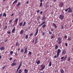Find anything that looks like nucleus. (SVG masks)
Returning a JSON list of instances; mask_svg holds the SVG:
<instances>
[{"mask_svg": "<svg viewBox=\"0 0 73 73\" xmlns=\"http://www.w3.org/2000/svg\"><path fill=\"white\" fill-rule=\"evenodd\" d=\"M58 44H60L61 42H62V40H61V39L60 37H58Z\"/></svg>", "mask_w": 73, "mask_h": 73, "instance_id": "f257e3e1", "label": "nucleus"}, {"mask_svg": "<svg viewBox=\"0 0 73 73\" xmlns=\"http://www.w3.org/2000/svg\"><path fill=\"white\" fill-rule=\"evenodd\" d=\"M57 56L58 57V56H59V55H60V54L61 53V50L60 49H58L57 50Z\"/></svg>", "mask_w": 73, "mask_h": 73, "instance_id": "f03ea898", "label": "nucleus"}, {"mask_svg": "<svg viewBox=\"0 0 73 73\" xmlns=\"http://www.w3.org/2000/svg\"><path fill=\"white\" fill-rule=\"evenodd\" d=\"M59 18L60 20H63L64 18V16L63 15H60L59 16Z\"/></svg>", "mask_w": 73, "mask_h": 73, "instance_id": "7ed1b4c3", "label": "nucleus"}, {"mask_svg": "<svg viewBox=\"0 0 73 73\" xmlns=\"http://www.w3.org/2000/svg\"><path fill=\"white\" fill-rule=\"evenodd\" d=\"M68 9L69 10L68 11V12L71 13L73 11V10H72V8H70V7L68 8Z\"/></svg>", "mask_w": 73, "mask_h": 73, "instance_id": "20e7f679", "label": "nucleus"}, {"mask_svg": "<svg viewBox=\"0 0 73 73\" xmlns=\"http://www.w3.org/2000/svg\"><path fill=\"white\" fill-rule=\"evenodd\" d=\"M41 67H42V68L40 69V70H43L44 69V68H45V66H43L42 64L41 65Z\"/></svg>", "mask_w": 73, "mask_h": 73, "instance_id": "39448f33", "label": "nucleus"}, {"mask_svg": "<svg viewBox=\"0 0 73 73\" xmlns=\"http://www.w3.org/2000/svg\"><path fill=\"white\" fill-rule=\"evenodd\" d=\"M38 28H37L36 31L35 33V36H37V34L38 33Z\"/></svg>", "mask_w": 73, "mask_h": 73, "instance_id": "423d86ee", "label": "nucleus"}, {"mask_svg": "<svg viewBox=\"0 0 73 73\" xmlns=\"http://www.w3.org/2000/svg\"><path fill=\"white\" fill-rule=\"evenodd\" d=\"M5 48L4 46H2L0 48V49L1 50H5Z\"/></svg>", "mask_w": 73, "mask_h": 73, "instance_id": "0eeeda50", "label": "nucleus"}, {"mask_svg": "<svg viewBox=\"0 0 73 73\" xmlns=\"http://www.w3.org/2000/svg\"><path fill=\"white\" fill-rule=\"evenodd\" d=\"M21 65H22V62H21L20 64L19 65L18 67V69H20V67H21Z\"/></svg>", "mask_w": 73, "mask_h": 73, "instance_id": "6e6552de", "label": "nucleus"}, {"mask_svg": "<svg viewBox=\"0 0 73 73\" xmlns=\"http://www.w3.org/2000/svg\"><path fill=\"white\" fill-rule=\"evenodd\" d=\"M27 47H26V48H25V52L23 53V54H25V53H27Z\"/></svg>", "mask_w": 73, "mask_h": 73, "instance_id": "1a4fd4ad", "label": "nucleus"}, {"mask_svg": "<svg viewBox=\"0 0 73 73\" xmlns=\"http://www.w3.org/2000/svg\"><path fill=\"white\" fill-rule=\"evenodd\" d=\"M62 53L63 54H66V51L65 50H62Z\"/></svg>", "mask_w": 73, "mask_h": 73, "instance_id": "9d476101", "label": "nucleus"}, {"mask_svg": "<svg viewBox=\"0 0 73 73\" xmlns=\"http://www.w3.org/2000/svg\"><path fill=\"white\" fill-rule=\"evenodd\" d=\"M17 65L16 63L15 62H13L11 64V66H15V65Z\"/></svg>", "mask_w": 73, "mask_h": 73, "instance_id": "9b49d317", "label": "nucleus"}, {"mask_svg": "<svg viewBox=\"0 0 73 73\" xmlns=\"http://www.w3.org/2000/svg\"><path fill=\"white\" fill-rule=\"evenodd\" d=\"M17 22H18V19L17 18L15 20V23H16L17 24Z\"/></svg>", "mask_w": 73, "mask_h": 73, "instance_id": "f8f14e48", "label": "nucleus"}, {"mask_svg": "<svg viewBox=\"0 0 73 73\" xmlns=\"http://www.w3.org/2000/svg\"><path fill=\"white\" fill-rule=\"evenodd\" d=\"M36 62L38 65V64H40V60H38L37 62Z\"/></svg>", "mask_w": 73, "mask_h": 73, "instance_id": "ddd939ff", "label": "nucleus"}, {"mask_svg": "<svg viewBox=\"0 0 73 73\" xmlns=\"http://www.w3.org/2000/svg\"><path fill=\"white\" fill-rule=\"evenodd\" d=\"M58 45H56L55 46V50H57V49H58Z\"/></svg>", "mask_w": 73, "mask_h": 73, "instance_id": "4468645a", "label": "nucleus"}, {"mask_svg": "<svg viewBox=\"0 0 73 73\" xmlns=\"http://www.w3.org/2000/svg\"><path fill=\"white\" fill-rule=\"evenodd\" d=\"M25 72V73H28V70H27L26 69H25L24 70Z\"/></svg>", "mask_w": 73, "mask_h": 73, "instance_id": "2eb2a0df", "label": "nucleus"}, {"mask_svg": "<svg viewBox=\"0 0 73 73\" xmlns=\"http://www.w3.org/2000/svg\"><path fill=\"white\" fill-rule=\"evenodd\" d=\"M53 25L54 27L55 28H57V26H56V24H55V23H53Z\"/></svg>", "mask_w": 73, "mask_h": 73, "instance_id": "dca6fc26", "label": "nucleus"}, {"mask_svg": "<svg viewBox=\"0 0 73 73\" xmlns=\"http://www.w3.org/2000/svg\"><path fill=\"white\" fill-rule=\"evenodd\" d=\"M17 3V0H15L13 3V4H15V3Z\"/></svg>", "mask_w": 73, "mask_h": 73, "instance_id": "f3484780", "label": "nucleus"}, {"mask_svg": "<svg viewBox=\"0 0 73 73\" xmlns=\"http://www.w3.org/2000/svg\"><path fill=\"white\" fill-rule=\"evenodd\" d=\"M63 4H64V3H63V2H61L60 3V7H62V6L63 5Z\"/></svg>", "mask_w": 73, "mask_h": 73, "instance_id": "a211bd4d", "label": "nucleus"}, {"mask_svg": "<svg viewBox=\"0 0 73 73\" xmlns=\"http://www.w3.org/2000/svg\"><path fill=\"white\" fill-rule=\"evenodd\" d=\"M21 4V3H20L17 4L16 5H17V7H19V6Z\"/></svg>", "mask_w": 73, "mask_h": 73, "instance_id": "6ab92c4d", "label": "nucleus"}, {"mask_svg": "<svg viewBox=\"0 0 73 73\" xmlns=\"http://www.w3.org/2000/svg\"><path fill=\"white\" fill-rule=\"evenodd\" d=\"M24 33V31H21L20 32V34L21 35H22L23 34V33Z\"/></svg>", "mask_w": 73, "mask_h": 73, "instance_id": "aec40b11", "label": "nucleus"}, {"mask_svg": "<svg viewBox=\"0 0 73 73\" xmlns=\"http://www.w3.org/2000/svg\"><path fill=\"white\" fill-rule=\"evenodd\" d=\"M15 28H14L13 29L12 31V33H14V32H15Z\"/></svg>", "mask_w": 73, "mask_h": 73, "instance_id": "412c9836", "label": "nucleus"}, {"mask_svg": "<svg viewBox=\"0 0 73 73\" xmlns=\"http://www.w3.org/2000/svg\"><path fill=\"white\" fill-rule=\"evenodd\" d=\"M52 66V63L51 62V61H50L49 63V66Z\"/></svg>", "mask_w": 73, "mask_h": 73, "instance_id": "4be33fe9", "label": "nucleus"}, {"mask_svg": "<svg viewBox=\"0 0 73 73\" xmlns=\"http://www.w3.org/2000/svg\"><path fill=\"white\" fill-rule=\"evenodd\" d=\"M42 6V3L40 2V7H41Z\"/></svg>", "mask_w": 73, "mask_h": 73, "instance_id": "5701e85b", "label": "nucleus"}, {"mask_svg": "<svg viewBox=\"0 0 73 73\" xmlns=\"http://www.w3.org/2000/svg\"><path fill=\"white\" fill-rule=\"evenodd\" d=\"M23 23L22 22H21L19 24V26H20V27H21V26H22V25H23Z\"/></svg>", "mask_w": 73, "mask_h": 73, "instance_id": "b1692460", "label": "nucleus"}, {"mask_svg": "<svg viewBox=\"0 0 73 73\" xmlns=\"http://www.w3.org/2000/svg\"><path fill=\"white\" fill-rule=\"evenodd\" d=\"M22 71H21V69H20L18 71V73H21Z\"/></svg>", "mask_w": 73, "mask_h": 73, "instance_id": "393cba45", "label": "nucleus"}, {"mask_svg": "<svg viewBox=\"0 0 73 73\" xmlns=\"http://www.w3.org/2000/svg\"><path fill=\"white\" fill-rule=\"evenodd\" d=\"M54 37H55V36H54V35L53 36L52 35L51 36V39H53V38H54Z\"/></svg>", "mask_w": 73, "mask_h": 73, "instance_id": "a878e982", "label": "nucleus"}, {"mask_svg": "<svg viewBox=\"0 0 73 73\" xmlns=\"http://www.w3.org/2000/svg\"><path fill=\"white\" fill-rule=\"evenodd\" d=\"M37 39H36L35 40V44H36L37 43Z\"/></svg>", "mask_w": 73, "mask_h": 73, "instance_id": "bb28decb", "label": "nucleus"}, {"mask_svg": "<svg viewBox=\"0 0 73 73\" xmlns=\"http://www.w3.org/2000/svg\"><path fill=\"white\" fill-rule=\"evenodd\" d=\"M3 16H5V17H6L7 16V15H6V14L5 13H3Z\"/></svg>", "mask_w": 73, "mask_h": 73, "instance_id": "cd10ccee", "label": "nucleus"}, {"mask_svg": "<svg viewBox=\"0 0 73 73\" xmlns=\"http://www.w3.org/2000/svg\"><path fill=\"white\" fill-rule=\"evenodd\" d=\"M61 73H64V71L63 70H61L60 71Z\"/></svg>", "mask_w": 73, "mask_h": 73, "instance_id": "c85d7f7f", "label": "nucleus"}, {"mask_svg": "<svg viewBox=\"0 0 73 73\" xmlns=\"http://www.w3.org/2000/svg\"><path fill=\"white\" fill-rule=\"evenodd\" d=\"M46 27V25H44L42 27L43 28H44Z\"/></svg>", "mask_w": 73, "mask_h": 73, "instance_id": "c756f323", "label": "nucleus"}, {"mask_svg": "<svg viewBox=\"0 0 73 73\" xmlns=\"http://www.w3.org/2000/svg\"><path fill=\"white\" fill-rule=\"evenodd\" d=\"M25 37L26 39H28V35H26Z\"/></svg>", "mask_w": 73, "mask_h": 73, "instance_id": "7c9ffc66", "label": "nucleus"}, {"mask_svg": "<svg viewBox=\"0 0 73 73\" xmlns=\"http://www.w3.org/2000/svg\"><path fill=\"white\" fill-rule=\"evenodd\" d=\"M45 24V21H43L42 23H41V25H42L43 24Z\"/></svg>", "mask_w": 73, "mask_h": 73, "instance_id": "2f4dec72", "label": "nucleus"}, {"mask_svg": "<svg viewBox=\"0 0 73 73\" xmlns=\"http://www.w3.org/2000/svg\"><path fill=\"white\" fill-rule=\"evenodd\" d=\"M7 26H6L5 27L3 28V30H5L7 28Z\"/></svg>", "mask_w": 73, "mask_h": 73, "instance_id": "473e14b6", "label": "nucleus"}, {"mask_svg": "<svg viewBox=\"0 0 73 73\" xmlns=\"http://www.w3.org/2000/svg\"><path fill=\"white\" fill-rule=\"evenodd\" d=\"M67 57V56H66L65 57V58H64V61H65V60H66V58Z\"/></svg>", "mask_w": 73, "mask_h": 73, "instance_id": "72a5a7b5", "label": "nucleus"}, {"mask_svg": "<svg viewBox=\"0 0 73 73\" xmlns=\"http://www.w3.org/2000/svg\"><path fill=\"white\" fill-rule=\"evenodd\" d=\"M40 16H38L37 18V20H39V19H40Z\"/></svg>", "mask_w": 73, "mask_h": 73, "instance_id": "f704fd0d", "label": "nucleus"}, {"mask_svg": "<svg viewBox=\"0 0 73 73\" xmlns=\"http://www.w3.org/2000/svg\"><path fill=\"white\" fill-rule=\"evenodd\" d=\"M33 33H31L30 34V36H33Z\"/></svg>", "mask_w": 73, "mask_h": 73, "instance_id": "c9c22d12", "label": "nucleus"}, {"mask_svg": "<svg viewBox=\"0 0 73 73\" xmlns=\"http://www.w3.org/2000/svg\"><path fill=\"white\" fill-rule=\"evenodd\" d=\"M11 54H13V52L12 51H11V52H10Z\"/></svg>", "mask_w": 73, "mask_h": 73, "instance_id": "e433bc0d", "label": "nucleus"}, {"mask_svg": "<svg viewBox=\"0 0 73 73\" xmlns=\"http://www.w3.org/2000/svg\"><path fill=\"white\" fill-rule=\"evenodd\" d=\"M49 33L50 35H52V33L51 31H49Z\"/></svg>", "mask_w": 73, "mask_h": 73, "instance_id": "4c0bfd02", "label": "nucleus"}, {"mask_svg": "<svg viewBox=\"0 0 73 73\" xmlns=\"http://www.w3.org/2000/svg\"><path fill=\"white\" fill-rule=\"evenodd\" d=\"M21 52H22L23 53L24 52V50L23 49H21Z\"/></svg>", "mask_w": 73, "mask_h": 73, "instance_id": "58836bf2", "label": "nucleus"}, {"mask_svg": "<svg viewBox=\"0 0 73 73\" xmlns=\"http://www.w3.org/2000/svg\"><path fill=\"white\" fill-rule=\"evenodd\" d=\"M70 58H68V61H70Z\"/></svg>", "mask_w": 73, "mask_h": 73, "instance_id": "ea45409f", "label": "nucleus"}, {"mask_svg": "<svg viewBox=\"0 0 73 73\" xmlns=\"http://www.w3.org/2000/svg\"><path fill=\"white\" fill-rule=\"evenodd\" d=\"M58 57V56H57H57H56V55H55L54 57V58H57V57Z\"/></svg>", "mask_w": 73, "mask_h": 73, "instance_id": "a19ab883", "label": "nucleus"}, {"mask_svg": "<svg viewBox=\"0 0 73 73\" xmlns=\"http://www.w3.org/2000/svg\"><path fill=\"white\" fill-rule=\"evenodd\" d=\"M26 23L25 22H24V23L23 25V27H24V25Z\"/></svg>", "mask_w": 73, "mask_h": 73, "instance_id": "79ce46f5", "label": "nucleus"}, {"mask_svg": "<svg viewBox=\"0 0 73 73\" xmlns=\"http://www.w3.org/2000/svg\"><path fill=\"white\" fill-rule=\"evenodd\" d=\"M3 15V14H0V19H1V16Z\"/></svg>", "mask_w": 73, "mask_h": 73, "instance_id": "37998d69", "label": "nucleus"}, {"mask_svg": "<svg viewBox=\"0 0 73 73\" xmlns=\"http://www.w3.org/2000/svg\"><path fill=\"white\" fill-rule=\"evenodd\" d=\"M29 54H32V52H30L29 53Z\"/></svg>", "mask_w": 73, "mask_h": 73, "instance_id": "c03bdc74", "label": "nucleus"}, {"mask_svg": "<svg viewBox=\"0 0 73 73\" xmlns=\"http://www.w3.org/2000/svg\"><path fill=\"white\" fill-rule=\"evenodd\" d=\"M18 44H19V42H16V46H17Z\"/></svg>", "mask_w": 73, "mask_h": 73, "instance_id": "a18cd8bd", "label": "nucleus"}, {"mask_svg": "<svg viewBox=\"0 0 73 73\" xmlns=\"http://www.w3.org/2000/svg\"><path fill=\"white\" fill-rule=\"evenodd\" d=\"M68 41H70L71 40V39L69 38H68Z\"/></svg>", "mask_w": 73, "mask_h": 73, "instance_id": "49530a36", "label": "nucleus"}, {"mask_svg": "<svg viewBox=\"0 0 73 73\" xmlns=\"http://www.w3.org/2000/svg\"><path fill=\"white\" fill-rule=\"evenodd\" d=\"M5 66H4L3 67V69H5Z\"/></svg>", "mask_w": 73, "mask_h": 73, "instance_id": "de8ad7c7", "label": "nucleus"}, {"mask_svg": "<svg viewBox=\"0 0 73 73\" xmlns=\"http://www.w3.org/2000/svg\"><path fill=\"white\" fill-rule=\"evenodd\" d=\"M65 46H68V43H65Z\"/></svg>", "mask_w": 73, "mask_h": 73, "instance_id": "09e8293b", "label": "nucleus"}, {"mask_svg": "<svg viewBox=\"0 0 73 73\" xmlns=\"http://www.w3.org/2000/svg\"><path fill=\"white\" fill-rule=\"evenodd\" d=\"M61 28H62V29H64V26H63V25H62V26Z\"/></svg>", "mask_w": 73, "mask_h": 73, "instance_id": "8fccbe9b", "label": "nucleus"}, {"mask_svg": "<svg viewBox=\"0 0 73 73\" xmlns=\"http://www.w3.org/2000/svg\"><path fill=\"white\" fill-rule=\"evenodd\" d=\"M68 8L65 10V11L66 12H67V11H68Z\"/></svg>", "mask_w": 73, "mask_h": 73, "instance_id": "3c124183", "label": "nucleus"}, {"mask_svg": "<svg viewBox=\"0 0 73 73\" xmlns=\"http://www.w3.org/2000/svg\"><path fill=\"white\" fill-rule=\"evenodd\" d=\"M7 41H8V39H6L5 40V42H6Z\"/></svg>", "mask_w": 73, "mask_h": 73, "instance_id": "603ef678", "label": "nucleus"}, {"mask_svg": "<svg viewBox=\"0 0 73 73\" xmlns=\"http://www.w3.org/2000/svg\"><path fill=\"white\" fill-rule=\"evenodd\" d=\"M11 33V32L10 31H8V34H10Z\"/></svg>", "mask_w": 73, "mask_h": 73, "instance_id": "864d4df0", "label": "nucleus"}, {"mask_svg": "<svg viewBox=\"0 0 73 73\" xmlns=\"http://www.w3.org/2000/svg\"><path fill=\"white\" fill-rule=\"evenodd\" d=\"M12 21V20H11L10 21H9V23H11Z\"/></svg>", "mask_w": 73, "mask_h": 73, "instance_id": "5fc2aeb1", "label": "nucleus"}, {"mask_svg": "<svg viewBox=\"0 0 73 73\" xmlns=\"http://www.w3.org/2000/svg\"><path fill=\"white\" fill-rule=\"evenodd\" d=\"M63 58H64V56L62 57H61V59H62Z\"/></svg>", "mask_w": 73, "mask_h": 73, "instance_id": "6e6d98bb", "label": "nucleus"}, {"mask_svg": "<svg viewBox=\"0 0 73 73\" xmlns=\"http://www.w3.org/2000/svg\"><path fill=\"white\" fill-rule=\"evenodd\" d=\"M42 25L41 24H40V25L38 26V27H40Z\"/></svg>", "mask_w": 73, "mask_h": 73, "instance_id": "4d7b16f0", "label": "nucleus"}, {"mask_svg": "<svg viewBox=\"0 0 73 73\" xmlns=\"http://www.w3.org/2000/svg\"><path fill=\"white\" fill-rule=\"evenodd\" d=\"M37 13H38V12H40V10H38L37 11Z\"/></svg>", "mask_w": 73, "mask_h": 73, "instance_id": "13d9d810", "label": "nucleus"}, {"mask_svg": "<svg viewBox=\"0 0 73 73\" xmlns=\"http://www.w3.org/2000/svg\"><path fill=\"white\" fill-rule=\"evenodd\" d=\"M67 38V36H66V35L65 36H64V38Z\"/></svg>", "mask_w": 73, "mask_h": 73, "instance_id": "bf43d9fd", "label": "nucleus"}, {"mask_svg": "<svg viewBox=\"0 0 73 73\" xmlns=\"http://www.w3.org/2000/svg\"><path fill=\"white\" fill-rule=\"evenodd\" d=\"M57 71H58V70H55L54 71V72H55L56 73V72H57Z\"/></svg>", "mask_w": 73, "mask_h": 73, "instance_id": "052dcab7", "label": "nucleus"}, {"mask_svg": "<svg viewBox=\"0 0 73 73\" xmlns=\"http://www.w3.org/2000/svg\"><path fill=\"white\" fill-rule=\"evenodd\" d=\"M51 31H52V32L53 31V29H51Z\"/></svg>", "mask_w": 73, "mask_h": 73, "instance_id": "680f3d73", "label": "nucleus"}, {"mask_svg": "<svg viewBox=\"0 0 73 73\" xmlns=\"http://www.w3.org/2000/svg\"><path fill=\"white\" fill-rule=\"evenodd\" d=\"M12 57L10 58H9L10 60H12Z\"/></svg>", "mask_w": 73, "mask_h": 73, "instance_id": "e2e57ef3", "label": "nucleus"}, {"mask_svg": "<svg viewBox=\"0 0 73 73\" xmlns=\"http://www.w3.org/2000/svg\"><path fill=\"white\" fill-rule=\"evenodd\" d=\"M40 14H41V15H42V11H41L40 12Z\"/></svg>", "mask_w": 73, "mask_h": 73, "instance_id": "0e129e2a", "label": "nucleus"}, {"mask_svg": "<svg viewBox=\"0 0 73 73\" xmlns=\"http://www.w3.org/2000/svg\"><path fill=\"white\" fill-rule=\"evenodd\" d=\"M45 35V33L44 32L42 33V36H43V35Z\"/></svg>", "mask_w": 73, "mask_h": 73, "instance_id": "69168bd1", "label": "nucleus"}, {"mask_svg": "<svg viewBox=\"0 0 73 73\" xmlns=\"http://www.w3.org/2000/svg\"><path fill=\"white\" fill-rule=\"evenodd\" d=\"M43 0H40V3H42V1H43Z\"/></svg>", "mask_w": 73, "mask_h": 73, "instance_id": "338daca9", "label": "nucleus"}, {"mask_svg": "<svg viewBox=\"0 0 73 73\" xmlns=\"http://www.w3.org/2000/svg\"><path fill=\"white\" fill-rule=\"evenodd\" d=\"M26 3L28 4H29V1H27Z\"/></svg>", "mask_w": 73, "mask_h": 73, "instance_id": "774afa93", "label": "nucleus"}]
</instances>
